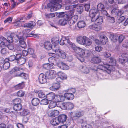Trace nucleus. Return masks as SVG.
<instances>
[{
  "label": "nucleus",
  "instance_id": "38",
  "mask_svg": "<svg viewBox=\"0 0 128 128\" xmlns=\"http://www.w3.org/2000/svg\"><path fill=\"white\" fill-rule=\"evenodd\" d=\"M30 112L27 109H24L21 112V115L22 116H27L30 114Z\"/></svg>",
  "mask_w": 128,
  "mask_h": 128
},
{
  "label": "nucleus",
  "instance_id": "25",
  "mask_svg": "<svg viewBox=\"0 0 128 128\" xmlns=\"http://www.w3.org/2000/svg\"><path fill=\"white\" fill-rule=\"evenodd\" d=\"M50 122L51 124L54 126L58 125L60 123L57 117H56L55 118L52 119L51 120Z\"/></svg>",
  "mask_w": 128,
  "mask_h": 128
},
{
  "label": "nucleus",
  "instance_id": "31",
  "mask_svg": "<svg viewBox=\"0 0 128 128\" xmlns=\"http://www.w3.org/2000/svg\"><path fill=\"white\" fill-rule=\"evenodd\" d=\"M111 40L114 42H116L118 40V36L116 34H112L110 37Z\"/></svg>",
  "mask_w": 128,
  "mask_h": 128
},
{
  "label": "nucleus",
  "instance_id": "20",
  "mask_svg": "<svg viewBox=\"0 0 128 128\" xmlns=\"http://www.w3.org/2000/svg\"><path fill=\"white\" fill-rule=\"evenodd\" d=\"M58 66L60 68L64 70H67L69 68V67L68 66L62 62L59 63Z\"/></svg>",
  "mask_w": 128,
  "mask_h": 128
},
{
  "label": "nucleus",
  "instance_id": "48",
  "mask_svg": "<svg viewBox=\"0 0 128 128\" xmlns=\"http://www.w3.org/2000/svg\"><path fill=\"white\" fill-rule=\"evenodd\" d=\"M12 3L11 5L12 9L14 8L18 4V3L17 4V2H15L14 0H11Z\"/></svg>",
  "mask_w": 128,
  "mask_h": 128
},
{
  "label": "nucleus",
  "instance_id": "3",
  "mask_svg": "<svg viewBox=\"0 0 128 128\" xmlns=\"http://www.w3.org/2000/svg\"><path fill=\"white\" fill-rule=\"evenodd\" d=\"M84 114V112L83 111H77L74 113L72 112H69L68 116L73 121H76L83 116Z\"/></svg>",
  "mask_w": 128,
  "mask_h": 128
},
{
  "label": "nucleus",
  "instance_id": "59",
  "mask_svg": "<svg viewBox=\"0 0 128 128\" xmlns=\"http://www.w3.org/2000/svg\"><path fill=\"white\" fill-rule=\"evenodd\" d=\"M20 46L22 48H25L26 47V42L24 41H22L20 43Z\"/></svg>",
  "mask_w": 128,
  "mask_h": 128
},
{
  "label": "nucleus",
  "instance_id": "35",
  "mask_svg": "<svg viewBox=\"0 0 128 128\" xmlns=\"http://www.w3.org/2000/svg\"><path fill=\"white\" fill-rule=\"evenodd\" d=\"M110 60L109 62H110L111 64L110 65H109V66H112V69L114 68V69L115 70V68H114L113 66H114L116 65V60L115 59L112 58H110Z\"/></svg>",
  "mask_w": 128,
  "mask_h": 128
},
{
  "label": "nucleus",
  "instance_id": "5",
  "mask_svg": "<svg viewBox=\"0 0 128 128\" xmlns=\"http://www.w3.org/2000/svg\"><path fill=\"white\" fill-rule=\"evenodd\" d=\"M124 11L119 10L117 8H114L111 12V13L113 15H116L118 16H120L123 14Z\"/></svg>",
  "mask_w": 128,
  "mask_h": 128
},
{
  "label": "nucleus",
  "instance_id": "44",
  "mask_svg": "<svg viewBox=\"0 0 128 128\" xmlns=\"http://www.w3.org/2000/svg\"><path fill=\"white\" fill-rule=\"evenodd\" d=\"M27 74L24 73L22 72L19 74H17L16 76H21L23 78L25 79H26L27 78Z\"/></svg>",
  "mask_w": 128,
  "mask_h": 128
},
{
  "label": "nucleus",
  "instance_id": "56",
  "mask_svg": "<svg viewBox=\"0 0 128 128\" xmlns=\"http://www.w3.org/2000/svg\"><path fill=\"white\" fill-rule=\"evenodd\" d=\"M15 56L16 60H18L20 59L21 58L22 54L18 52V53L16 54Z\"/></svg>",
  "mask_w": 128,
  "mask_h": 128
},
{
  "label": "nucleus",
  "instance_id": "36",
  "mask_svg": "<svg viewBox=\"0 0 128 128\" xmlns=\"http://www.w3.org/2000/svg\"><path fill=\"white\" fill-rule=\"evenodd\" d=\"M92 43L91 40L88 38L86 37L84 43V45L89 46Z\"/></svg>",
  "mask_w": 128,
  "mask_h": 128
},
{
  "label": "nucleus",
  "instance_id": "17",
  "mask_svg": "<svg viewBox=\"0 0 128 128\" xmlns=\"http://www.w3.org/2000/svg\"><path fill=\"white\" fill-rule=\"evenodd\" d=\"M92 62L94 63L98 64L101 61L100 58L98 56H94L91 59Z\"/></svg>",
  "mask_w": 128,
  "mask_h": 128
},
{
  "label": "nucleus",
  "instance_id": "39",
  "mask_svg": "<svg viewBox=\"0 0 128 128\" xmlns=\"http://www.w3.org/2000/svg\"><path fill=\"white\" fill-rule=\"evenodd\" d=\"M21 102V100L19 98H16L12 100V102L14 105L20 104Z\"/></svg>",
  "mask_w": 128,
  "mask_h": 128
},
{
  "label": "nucleus",
  "instance_id": "32",
  "mask_svg": "<svg viewBox=\"0 0 128 128\" xmlns=\"http://www.w3.org/2000/svg\"><path fill=\"white\" fill-rule=\"evenodd\" d=\"M43 66L44 68L46 70L52 69L54 67L53 65L49 63L44 64Z\"/></svg>",
  "mask_w": 128,
  "mask_h": 128
},
{
  "label": "nucleus",
  "instance_id": "2",
  "mask_svg": "<svg viewBox=\"0 0 128 128\" xmlns=\"http://www.w3.org/2000/svg\"><path fill=\"white\" fill-rule=\"evenodd\" d=\"M53 3H50L47 5V7L48 8H50L51 10H52L56 11L60 8L62 7V5L60 3H61L62 0H54Z\"/></svg>",
  "mask_w": 128,
  "mask_h": 128
},
{
  "label": "nucleus",
  "instance_id": "7",
  "mask_svg": "<svg viewBox=\"0 0 128 128\" xmlns=\"http://www.w3.org/2000/svg\"><path fill=\"white\" fill-rule=\"evenodd\" d=\"M46 75L42 73L40 74L38 77V81L41 84H44L46 82Z\"/></svg>",
  "mask_w": 128,
  "mask_h": 128
},
{
  "label": "nucleus",
  "instance_id": "64",
  "mask_svg": "<svg viewBox=\"0 0 128 128\" xmlns=\"http://www.w3.org/2000/svg\"><path fill=\"white\" fill-rule=\"evenodd\" d=\"M122 46L123 47H128V40H125L124 42H123Z\"/></svg>",
  "mask_w": 128,
  "mask_h": 128
},
{
  "label": "nucleus",
  "instance_id": "27",
  "mask_svg": "<svg viewBox=\"0 0 128 128\" xmlns=\"http://www.w3.org/2000/svg\"><path fill=\"white\" fill-rule=\"evenodd\" d=\"M86 24L85 22L83 21H79L77 24L78 27L80 28H84Z\"/></svg>",
  "mask_w": 128,
  "mask_h": 128
},
{
  "label": "nucleus",
  "instance_id": "41",
  "mask_svg": "<svg viewBox=\"0 0 128 128\" xmlns=\"http://www.w3.org/2000/svg\"><path fill=\"white\" fill-rule=\"evenodd\" d=\"M67 22L66 19H63L60 20L58 24L61 26H64L67 24Z\"/></svg>",
  "mask_w": 128,
  "mask_h": 128
},
{
  "label": "nucleus",
  "instance_id": "10",
  "mask_svg": "<svg viewBox=\"0 0 128 128\" xmlns=\"http://www.w3.org/2000/svg\"><path fill=\"white\" fill-rule=\"evenodd\" d=\"M78 18L77 15H74L72 16L71 18L68 21V24L70 26H72L77 21Z\"/></svg>",
  "mask_w": 128,
  "mask_h": 128
},
{
  "label": "nucleus",
  "instance_id": "45",
  "mask_svg": "<svg viewBox=\"0 0 128 128\" xmlns=\"http://www.w3.org/2000/svg\"><path fill=\"white\" fill-rule=\"evenodd\" d=\"M67 109L72 110L74 108V105L72 103L70 102H67Z\"/></svg>",
  "mask_w": 128,
  "mask_h": 128
},
{
  "label": "nucleus",
  "instance_id": "9",
  "mask_svg": "<svg viewBox=\"0 0 128 128\" xmlns=\"http://www.w3.org/2000/svg\"><path fill=\"white\" fill-rule=\"evenodd\" d=\"M97 11L96 10H91L89 12V15L90 17L92 18V21L94 22L95 17L97 13Z\"/></svg>",
  "mask_w": 128,
  "mask_h": 128
},
{
  "label": "nucleus",
  "instance_id": "26",
  "mask_svg": "<svg viewBox=\"0 0 128 128\" xmlns=\"http://www.w3.org/2000/svg\"><path fill=\"white\" fill-rule=\"evenodd\" d=\"M32 102L33 105L36 106L40 103V100L38 98H34L32 99Z\"/></svg>",
  "mask_w": 128,
  "mask_h": 128
},
{
  "label": "nucleus",
  "instance_id": "13",
  "mask_svg": "<svg viewBox=\"0 0 128 128\" xmlns=\"http://www.w3.org/2000/svg\"><path fill=\"white\" fill-rule=\"evenodd\" d=\"M95 24L97 25H100L102 24L103 22L102 17V16H98L96 18L94 19Z\"/></svg>",
  "mask_w": 128,
  "mask_h": 128
},
{
  "label": "nucleus",
  "instance_id": "60",
  "mask_svg": "<svg viewBox=\"0 0 128 128\" xmlns=\"http://www.w3.org/2000/svg\"><path fill=\"white\" fill-rule=\"evenodd\" d=\"M12 18L10 17H8L4 20V22L5 23L6 22L10 23L12 22Z\"/></svg>",
  "mask_w": 128,
  "mask_h": 128
},
{
  "label": "nucleus",
  "instance_id": "40",
  "mask_svg": "<svg viewBox=\"0 0 128 128\" xmlns=\"http://www.w3.org/2000/svg\"><path fill=\"white\" fill-rule=\"evenodd\" d=\"M26 62L25 58H22L18 60V63L20 65H22L24 64Z\"/></svg>",
  "mask_w": 128,
  "mask_h": 128
},
{
  "label": "nucleus",
  "instance_id": "29",
  "mask_svg": "<svg viewBox=\"0 0 128 128\" xmlns=\"http://www.w3.org/2000/svg\"><path fill=\"white\" fill-rule=\"evenodd\" d=\"M84 50L82 48L78 47L75 52L80 56H84Z\"/></svg>",
  "mask_w": 128,
  "mask_h": 128
},
{
  "label": "nucleus",
  "instance_id": "57",
  "mask_svg": "<svg viewBox=\"0 0 128 128\" xmlns=\"http://www.w3.org/2000/svg\"><path fill=\"white\" fill-rule=\"evenodd\" d=\"M7 59L8 60V61H13L15 60H16L15 56L14 55H12L9 57V58H7Z\"/></svg>",
  "mask_w": 128,
  "mask_h": 128
},
{
  "label": "nucleus",
  "instance_id": "52",
  "mask_svg": "<svg viewBox=\"0 0 128 128\" xmlns=\"http://www.w3.org/2000/svg\"><path fill=\"white\" fill-rule=\"evenodd\" d=\"M90 52L88 50H84V55L85 57H87L90 56Z\"/></svg>",
  "mask_w": 128,
  "mask_h": 128
},
{
  "label": "nucleus",
  "instance_id": "42",
  "mask_svg": "<svg viewBox=\"0 0 128 128\" xmlns=\"http://www.w3.org/2000/svg\"><path fill=\"white\" fill-rule=\"evenodd\" d=\"M49 101L47 98L41 100L40 102V104L42 105L47 104L48 103Z\"/></svg>",
  "mask_w": 128,
  "mask_h": 128
},
{
  "label": "nucleus",
  "instance_id": "14",
  "mask_svg": "<svg viewBox=\"0 0 128 128\" xmlns=\"http://www.w3.org/2000/svg\"><path fill=\"white\" fill-rule=\"evenodd\" d=\"M60 86V85L59 84L54 83L53 84L52 86L50 87V89L51 90L56 91L58 90Z\"/></svg>",
  "mask_w": 128,
  "mask_h": 128
},
{
  "label": "nucleus",
  "instance_id": "23",
  "mask_svg": "<svg viewBox=\"0 0 128 128\" xmlns=\"http://www.w3.org/2000/svg\"><path fill=\"white\" fill-rule=\"evenodd\" d=\"M52 43L54 45V47L58 44L59 42V39L58 37L53 38L51 40Z\"/></svg>",
  "mask_w": 128,
  "mask_h": 128
},
{
  "label": "nucleus",
  "instance_id": "62",
  "mask_svg": "<svg viewBox=\"0 0 128 128\" xmlns=\"http://www.w3.org/2000/svg\"><path fill=\"white\" fill-rule=\"evenodd\" d=\"M70 45L71 47L74 50L75 52L78 48L75 45V44L74 43H72Z\"/></svg>",
  "mask_w": 128,
  "mask_h": 128
},
{
  "label": "nucleus",
  "instance_id": "33",
  "mask_svg": "<svg viewBox=\"0 0 128 128\" xmlns=\"http://www.w3.org/2000/svg\"><path fill=\"white\" fill-rule=\"evenodd\" d=\"M24 86V82H22L15 86L14 88L16 90H18L22 88Z\"/></svg>",
  "mask_w": 128,
  "mask_h": 128
},
{
  "label": "nucleus",
  "instance_id": "51",
  "mask_svg": "<svg viewBox=\"0 0 128 128\" xmlns=\"http://www.w3.org/2000/svg\"><path fill=\"white\" fill-rule=\"evenodd\" d=\"M54 101L56 103L60 102V95H55V97L54 99Z\"/></svg>",
  "mask_w": 128,
  "mask_h": 128
},
{
  "label": "nucleus",
  "instance_id": "34",
  "mask_svg": "<svg viewBox=\"0 0 128 128\" xmlns=\"http://www.w3.org/2000/svg\"><path fill=\"white\" fill-rule=\"evenodd\" d=\"M59 113V112L58 111L54 110L51 111L50 113V116L52 117H54L55 116H57Z\"/></svg>",
  "mask_w": 128,
  "mask_h": 128
},
{
  "label": "nucleus",
  "instance_id": "43",
  "mask_svg": "<svg viewBox=\"0 0 128 128\" xmlns=\"http://www.w3.org/2000/svg\"><path fill=\"white\" fill-rule=\"evenodd\" d=\"M24 92L21 90H19L16 93L17 96L20 97H23L24 96Z\"/></svg>",
  "mask_w": 128,
  "mask_h": 128
},
{
  "label": "nucleus",
  "instance_id": "22",
  "mask_svg": "<svg viewBox=\"0 0 128 128\" xmlns=\"http://www.w3.org/2000/svg\"><path fill=\"white\" fill-rule=\"evenodd\" d=\"M100 40L101 44L103 45L105 44L108 41V38L105 36H100Z\"/></svg>",
  "mask_w": 128,
  "mask_h": 128
},
{
  "label": "nucleus",
  "instance_id": "50",
  "mask_svg": "<svg viewBox=\"0 0 128 128\" xmlns=\"http://www.w3.org/2000/svg\"><path fill=\"white\" fill-rule=\"evenodd\" d=\"M83 10V7L82 6L78 7L76 9V10L79 14H81Z\"/></svg>",
  "mask_w": 128,
  "mask_h": 128
},
{
  "label": "nucleus",
  "instance_id": "55",
  "mask_svg": "<svg viewBox=\"0 0 128 128\" xmlns=\"http://www.w3.org/2000/svg\"><path fill=\"white\" fill-rule=\"evenodd\" d=\"M64 2L66 4H72L74 3V0H65Z\"/></svg>",
  "mask_w": 128,
  "mask_h": 128
},
{
  "label": "nucleus",
  "instance_id": "37",
  "mask_svg": "<svg viewBox=\"0 0 128 128\" xmlns=\"http://www.w3.org/2000/svg\"><path fill=\"white\" fill-rule=\"evenodd\" d=\"M22 106L21 104L14 105L13 106V108L16 111L20 110L22 108Z\"/></svg>",
  "mask_w": 128,
  "mask_h": 128
},
{
  "label": "nucleus",
  "instance_id": "46",
  "mask_svg": "<svg viewBox=\"0 0 128 128\" xmlns=\"http://www.w3.org/2000/svg\"><path fill=\"white\" fill-rule=\"evenodd\" d=\"M56 105V103L53 102H51L49 104L48 107L50 108H52L55 107Z\"/></svg>",
  "mask_w": 128,
  "mask_h": 128
},
{
  "label": "nucleus",
  "instance_id": "63",
  "mask_svg": "<svg viewBox=\"0 0 128 128\" xmlns=\"http://www.w3.org/2000/svg\"><path fill=\"white\" fill-rule=\"evenodd\" d=\"M119 61L120 63L122 64H123L124 62H126V59L125 58H120L119 59Z\"/></svg>",
  "mask_w": 128,
  "mask_h": 128
},
{
  "label": "nucleus",
  "instance_id": "61",
  "mask_svg": "<svg viewBox=\"0 0 128 128\" xmlns=\"http://www.w3.org/2000/svg\"><path fill=\"white\" fill-rule=\"evenodd\" d=\"M8 52L6 48H2L1 51V53L4 54H6Z\"/></svg>",
  "mask_w": 128,
  "mask_h": 128
},
{
  "label": "nucleus",
  "instance_id": "30",
  "mask_svg": "<svg viewBox=\"0 0 128 128\" xmlns=\"http://www.w3.org/2000/svg\"><path fill=\"white\" fill-rule=\"evenodd\" d=\"M58 76L62 80L66 79L67 76L64 73L62 72H59L58 73Z\"/></svg>",
  "mask_w": 128,
  "mask_h": 128
},
{
  "label": "nucleus",
  "instance_id": "58",
  "mask_svg": "<svg viewBox=\"0 0 128 128\" xmlns=\"http://www.w3.org/2000/svg\"><path fill=\"white\" fill-rule=\"evenodd\" d=\"M67 102L62 103L61 106H60V107L62 109L64 110L67 109Z\"/></svg>",
  "mask_w": 128,
  "mask_h": 128
},
{
  "label": "nucleus",
  "instance_id": "49",
  "mask_svg": "<svg viewBox=\"0 0 128 128\" xmlns=\"http://www.w3.org/2000/svg\"><path fill=\"white\" fill-rule=\"evenodd\" d=\"M38 96L40 98H42L45 97V95L44 92L40 91L38 92Z\"/></svg>",
  "mask_w": 128,
  "mask_h": 128
},
{
  "label": "nucleus",
  "instance_id": "18",
  "mask_svg": "<svg viewBox=\"0 0 128 128\" xmlns=\"http://www.w3.org/2000/svg\"><path fill=\"white\" fill-rule=\"evenodd\" d=\"M55 97V94L53 92H50L46 94V98L48 99L49 101H51L54 100Z\"/></svg>",
  "mask_w": 128,
  "mask_h": 128
},
{
  "label": "nucleus",
  "instance_id": "24",
  "mask_svg": "<svg viewBox=\"0 0 128 128\" xmlns=\"http://www.w3.org/2000/svg\"><path fill=\"white\" fill-rule=\"evenodd\" d=\"M64 96L68 100H72L74 98V96L72 93H66L64 94Z\"/></svg>",
  "mask_w": 128,
  "mask_h": 128
},
{
  "label": "nucleus",
  "instance_id": "47",
  "mask_svg": "<svg viewBox=\"0 0 128 128\" xmlns=\"http://www.w3.org/2000/svg\"><path fill=\"white\" fill-rule=\"evenodd\" d=\"M66 54L65 52L62 51L58 55L62 58L64 59L66 57Z\"/></svg>",
  "mask_w": 128,
  "mask_h": 128
},
{
  "label": "nucleus",
  "instance_id": "8",
  "mask_svg": "<svg viewBox=\"0 0 128 128\" xmlns=\"http://www.w3.org/2000/svg\"><path fill=\"white\" fill-rule=\"evenodd\" d=\"M36 25V23L33 21H30L24 24V27L26 28H30L32 29Z\"/></svg>",
  "mask_w": 128,
  "mask_h": 128
},
{
  "label": "nucleus",
  "instance_id": "28",
  "mask_svg": "<svg viewBox=\"0 0 128 128\" xmlns=\"http://www.w3.org/2000/svg\"><path fill=\"white\" fill-rule=\"evenodd\" d=\"M44 46L45 48L48 50H50L52 47L50 42H46L44 43Z\"/></svg>",
  "mask_w": 128,
  "mask_h": 128
},
{
  "label": "nucleus",
  "instance_id": "12",
  "mask_svg": "<svg viewBox=\"0 0 128 128\" xmlns=\"http://www.w3.org/2000/svg\"><path fill=\"white\" fill-rule=\"evenodd\" d=\"M16 38H18V35L14 33H12L8 36L6 40L10 43L12 42H13V38L16 39Z\"/></svg>",
  "mask_w": 128,
  "mask_h": 128
},
{
  "label": "nucleus",
  "instance_id": "4",
  "mask_svg": "<svg viewBox=\"0 0 128 128\" xmlns=\"http://www.w3.org/2000/svg\"><path fill=\"white\" fill-rule=\"evenodd\" d=\"M56 72L53 70L48 71L46 73V76L49 79L54 78L56 77Z\"/></svg>",
  "mask_w": 128,
  "mask_h": 128
},
{
  "label": "nucleus",
  "instance_id": "21",
  "mask_svg": "<svg viewBox=\"0 0 128 128\" xmlns=\"http://www.w3.org/2000/svg\"><path fill=\"white\" fill-rule=\"evenodd\" d=\"M10 66V63L7 58L5 59V61L3 65V68L5 70L8 69Z\"/></svg>",
  "mask_w": 128,
  "mask_h": 128
},
{
  "label": "nucleus",
  "instance_id": "19",
  "mask_svg": "<svg viewBox=\"0 0 128 128\" xmlns=\"http://www.w3.org/2000/svg\"><path fill=\"white\" fill-rule=\"evenodd\" d=\"M104 5L100 3L97 6V9L98 10L101 11L102 12L104 13V14H106L107 11L106 10H104Z\"/></svg>",
  "mask_w": 128,
  "mask_h": 128
},
{
  "label": "nucleus",
  "instance_id": "54",
  "mask_svg": "<svg viewBox=\"0 0 128 128\" xmlns=\"http://www.w3.org/2000/svg\"><path fill=\"white\" fill-rule=\"evenodd\" d=\"M66 41V38L64 37H63L60 40V44L61 45H63L65 44Z\"/></svg>",
  "mask_w": 128,
  "mask_h": 128
},
{
  "label": "nucleus",
  "instance_id": "11",
  "mask_svg": "<svg viewBox=\"0 0 128 128\" xmlns=\"http://www.w3.org/2000/svg\"><path fill=\"white\" fill-rule=\"evenodd\" d=\"M80 68V71L83 73L87 74L90 72L89 68L86 66H81Z\"/></svg>",
  "mask_w": 128,
  "mask_h": 128
},
{
  "label": "nucleus",
  "instance_id": "16",
  "mask_svg": "<svg viewBox=\"0 0 128 128\" xmlns=\"http://www.w3.org/2000/svg\"><path fill=\"white\" fill-rule=\"evenodd\" d=\"M86 37V36H80L78 37L77 38V42L80 44L84 45V43Z\"/></svg>",
  "mask_w": 128,
  "mask_h": 128
},
{
  "label": "nucleus",
  "instance_id": "53",
  "mask_svg": "<svg viewBox=\"0 0 128 128\" xmlns=\"http://www.w3.org/2000/svg\"><path fill=\"white\" fill-rule=\"evenodd\" d=\"M19 21L18 20L14 23V28H17L20 26V24Z\"/></svg>",
  "mask_w": 128,
  "mask_h": 128
},
{
  "label": "nucleus",
  "instance_id": "15",
  "mask_svg": "<svg viewBox=\"0 0 128 128\" xmlns=\"http://www.w3.org/2000/svg\"><path fill=\"white\" fill-rule=\"evenodd\" d=\"M60 122H65L67 118V116L64 114H61L57 117Z\"/></svg>",
  "mask_w": 128,
  "mask_h": 128
},
{
  "label": "nucleus",
  "instance_id": "6",
  "mask_svg": "<svg viewBox=\"0 0 128 128\" xmlns=\"http://www.w3.org/2000/svg\"><path fill=\"white\" fill-rule=\"evenodd\" d=\"M3 42H2V43L4 45V46L7 47V48L10 50H12L14 49V46L12 44H10V43L9 42L6 40V39L5 38H3Z\"/></svg>",
  "mask_w": 128,
  "mask_h": 128
},
{
  "label": "nucleus",
  "instance_id": "1",
  "mask_svg": "<svg viewBox=\"0 0 128 128\" xmlns=\"http://www.w3.org/2000/svg\"><path fill=\"white\" fill-rule=\"evenodd\" d=\"M112 66H109V64H104V65H99L97 67L98 70L96 75L98 76V74L101 75L102 72L104 71H106L108 73L110 72L111 70H114V69H112Z\"/></svg>",
  "mask_w": 128,
  "mask_h": 128
}]
</instances>
